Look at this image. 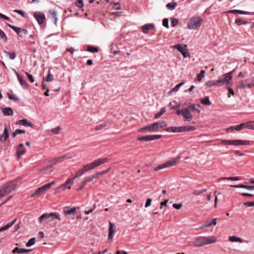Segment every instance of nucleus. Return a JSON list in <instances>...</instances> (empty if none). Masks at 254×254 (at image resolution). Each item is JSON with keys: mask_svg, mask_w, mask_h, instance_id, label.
I'll list each match as a JSON object with an SVG mask.
<instances>
[{"mask_svg": "<svg viewBox=\"0 0 254 254\" xmlns=\"http://www.w3.org/2000/svg\"><path fill=\"white\" fill-rule=\"evenodd\" d=\"M177 5V3L176 2H169L166 5V7L170 10H173Z\"/></svg>", "mask_w": 254, "mask_h": 254, "instance_id": "4c0bfd02", "label": "nucleus"}, {"mask_svg": "<svg viewBox=\"0 0 254 254\" xmlns=\"http://www.w3.org/2000/svg\"><path fill=\"white\" fill-rule=\"evenodd\" d=\"M87 50L88 52L92 53H97L99 51L97 47H94L91 46H88Z\"/></svg>", "mask_w": 254, "mask_h": 254, "instance_id": "37998d69", "label": "nucleus"}, {"mask_svg": "<svg viewBox=\"0 0 254 254\" xmlns=\"http://www.w3.org/2000/svg\"><path fill=\"white\" fill-rule=\"evenodd\" d=\"M250 142L248 140H243L240 139L233 140V145H249Z\"/></svg>", "mask_w": 254, "mask_h": 254, "instance_id": "2eb2a0df", "label": "nucleus"}, {"mask_svg": "<svg viewBox=\"0 0 254 254\" xmlns=\"http://www.w3.org/2000/svg\"><path fill=\"white\" fill-rule=\"evenodd\" d=\"M174 49H177L183 56L184 58L189 57L190 56V53L187 49L185 48L181 44H177L174 46Z\"/></svg>", "mask_w": 254, "mask_h": 254, "instance_id": "1a4fd4ad", "label": "nucleus"}, {"mask_svg": "<svg viewBox=\"0 0 254 254\" xmlns=\"http://www.w3.org/2000/svg\"><path fill=\"white\" fill-rule=\"evenodd\" d=\"M154 28V24L153 23H147L141 27L142 32L144 34H146L148 30Z\"/></svg>", "mask_w": 254, "mask_h": 254, "instance_id": "aec40b11", "label": "nucleus"}, {"mask_svg": "<svg viewBox=\"0 0 254 254\" xmlns=\"http://www.w3.org/2000/svg\"><path fill=\"white\" fill-rule=\"evenodd\" d=\"M7 26L13 29L18 35L19 34L20 30H21V28L16 27L9 24H7Z\"/></svg>", "mask_w": 254, "mask_h": 254, "instance_id": "58836bf2", "label": "nucleus"}, {"mask_svg": "<svg viewBox=\"0 0 254 254\" xmlns=\"http://www.w3.org/2000/svg\"><path fill=\"white\" fill-rule=\"evenodd\" d=\"M162 24L163 25L166 27L167 28H169V21L167 18H165L162 21Z\"/></svg>", "mask_w": 254, "mask_h": 254, "instance_id": "bf43d9fd", "label": "nucleus"}, {"mask_svg": "<svg viewBox=\"0 0 254 254\" xmlns=\"http://www.w3.org/2000/svg\"><path fill=\"white\" fill-rule=\"evenodd\" d=\"M233 140H223L222 141V143L225 145L229 144V145H233Z\"/></svg>", "mask_w": 254, "mask_h": 254, "instance_id": "e2e57ef3", "label": "nucleus"}, {"mask_svg": "<svg viewBox=\"0 0 254 254\" xmlns=\"http://www.w3.org/2000/svg\"><path fill=\"white\" fill-rule=\"evenodd\" d=\"M52 80H53L52 75L51 74L50 71L49 70L48 74L46 77V80L48 82H50V81H52Z\"/></svg>", "mask_w": 254, "mask_h": 254, "instance_id": "0e129e2a", "label": "nucleus"}, {"mask_svg": "<svg viewBox=\"0 0 254 254\" xmlns=\"http://www.w3.org/2000/svg\"><path fill=\"white\" fill-rule=\"evenodd\" d=\"M5 56L8 57L11 60H14L16 57V55L14 52H7L4 51Z\"/></svg>", "mask_w": 254, "mask_h": 254, "instance_id": "c756f323", "label": "nucleus"}, {"mask_svg": "<svg viewBox=\"0 0 254 254\" xmlns=\"http://www.w3.org/2000/svg\"><path fill=\"white\" fill-rule=\"evenodd\" d=\"M217 80H209L205 83V85L208 87H211L213 86H216L219 84V83H217Z\"/></svg>", "mask_w": 254, "mask_h": 254, "instance_id": "72a5a7b5", "label": "nucleus"}, {"mask_svg": "<svg viewBox=\"0 0 254 254\" xmlns=\"http://www.w3.org/2000/svg\"><path fill=\"white\" fill-rule=\"evenodd\" d=\"M181 157L177 156L176 158H173L162 164L155 168V171H158L165 168L170 167L176 165L180 160Z\"/></svg>", "mask_w": 254, "mask_h": 254, "instance_id": "20e7f679", "label": "nucleus"}, {"mask_svg": "<svg viewBox=\"0 0 254 254\" xmlns=\"http://www.w3.org/2000/svg\"><path fill=\"white\" fill-rule=\"evenodd\" d=\"M9 136V134L7 130V128L5 127L4 129L3 133L0 134V141L1 142H4Z\"/></svg>", "mask_w": 254, "mask_h": 254, "instance_id": "5701e85b", "label": "nucleus"}, {"mask_svg": "<svg viewBox=\"0 0 254 254\" xmlns=\"http://www.w3.org/2000/svg\"><path fill=\"white\" fill-rule=\"evenodd\" d=\"M85 173V172L84 171V170H83V169L80 170L78 172H77V173L75 174V176L74 177V178H73V180H74V179H75L76 178H79L81 176H82V175H84V174Z\"/></svg>", "mask_w": 254, "mask_h": 254, "instance_id": "a18cd8bd", "label": "nucleus"}, {"mask_svg": "<svg viewBox=\"0 0 254 254\" xmlns=\"http://www.w3.org/2000/svg\"><path fill=\"white\" fill-rule=\"evenodd\" d=\"M13 71H14V73L16 75L18 80L23 88L27 89L28 88V85L27 84V83L26 80H24L22 76H21L16 71V70L15 69H13Z\"/></svg>", "mask_w": 254, "mask_h": 254, "instance_id": "f8f14e48", "label": "nucleus"}, {"mask_svg": "<svg viewBox=\"0 0 254 254\" xmlns=\"http://www.w3.org/2000/svg\"><path fill=\"white\" fill-rule=\"evenodd\" d=\"M44 191H43L41 187H40L38 189H37L35 191V192L31 195V196L34 197L35 196L39 195L41 193H42Z\"/></svg>", "mask_w": 254, "mask_h": 254, "instance_id": "c03bdc74", "label": "nucleus"}, {"mask_svg": "<svg viewBox=\"0 0 254 254\" xmlns=\"http://www.w3.org/2000/svg\"><path fill=\"white\" fill-rule=\"evenodd\" d=\"M200 106L198 104H191L187 108L190 111L192 112L200 113Z\"/></svg>", "mask_w": 254, "mask_h": 254, "instance_id": "4468645a", "label": "nucleus"}, {"mask_svg": "<svg viewBox=\"0 0 254 254\" xmlns=\"http://www.w3.org/2000/svg\"><path fill=\"white\" fill-rule=\"evenodd\" d=\"M63 212L65 215H74L76 212V209L75 207L69 209L67 207H64L63 208Z\"/></svg>", "mask_w": 254, "mask_h": 254, "instance_id": "ddd939ff", "label": "nucleus"}, {"mask_svg": "<svg viewBox=\"0 0 254 254\" xmlns=\"http://www.w3.org/2000/svg\"><path fill=\"white\" fill-rule=\"evenodd\" d=\"M216 241L215 237H207L205 236L198 237L194 241L195 247H200L205 245L214 243Z\"/></svg>", "mask_w": 254, "mask_h": 254, "instance_id": "f257e3e1", "label": "nucleus"}, {"mask_svg": "<svg viewBox=\"0 0 254 254\" xmlns=\"http://www.w3.org/2000/svg\"><path fill=\"white\" fill-rule=\"evenodd\" d=\"M35 243V238H32L30 239L28 242L26 243V246L27 247H29L33 245Z\"/></svg>", "mask_w": 254, "mask_h": 254, "instance_id": "de8ad7c7", "label": "nucleus"}, {"mask_svg": "<svg viewBox=\"0 0 254 254\" xmlns=\"http://www.w3.org/2000/svg\"><path fill=\"white\" fill-rule=\"evenodd\" d=\"M166 112V109L165 107L162 108L160 111L155 115V118L158 119L161 117Z\"/></svg>", "mask_w": 254, "mask_h": 254, "instance_id": "ea45409f", "label": "nucleus"}, {"mask_svg": "<svg viewBox=\"0 0 254 254\" xmlns=\"http://www.w3.org/2000/svg\"><path fill=\"white\" fill-rule=\"evenodd\" d=\"M202 19L199 17H193L190 19L188 23V28L191 30H195L200 27Z\"/></svg>", "mask_w": 254, "mask_h": 254, "instance_id": "7ed1b4c3", "label": "nucleus"}, {"mask_svg": "<svg viewBox=\"0 0 254 254\" xmlns=\"http://www.w3.org/2000/svg\"><path fill=\"white\" fill-rule=\"evenodd\" d=\"M8 98L14 101H18L19 98L15 94H8Z\"/></svg>", "mask_w": 254, "mask_h": 254, "instance_id": "8fccbe9b", "label": "nucleus"}, {"mask_svg": "<svg viewBox=\"0 0 254 254\" xmlns=\"http://www.w3.org/2000/svg\"><path fill=\"white\" fill-rule=\"evenodd\" d=\"M200 103L204 105H210L211 102L210 101L209 98L208 96L204 97L203 99L200 100Z\"/></svg>", "mask_w": 254, "mask_h": 254, "instance_id": "473e14b6", "label": "nucleus"}, {"mask_svg": "<svg viewBox=\"0 0 254 254\" xmlns=\"http://www.w3.org/2000/svg\"><path fill=\"white\" fill-rule=\"evenodd\" d=\"M230 187L235 188H243L248 190H254V186H248L243 184L238 185H230Z\"/></svg>", "mask_w": 254, "mask_h": 254, "instance_id": "a211bd4d", "label": "nucleus"}, {"mask_svg": "<svg viewBox=\"0 0 254 254\" xmlns=\"http://www.w3.org/2000/svg\"><path fill=\"white\" fill-rule=\"evenodd\" d=\"M205 72L204 70H201L200 73L197 75V79L198 81H200L202 80V78L204 76Z\"/></svg>", "mask_w": 254, "mask_h": 254, "instance_id": "49530a36", "label": "nucleus"}, {"mask_svg": "<svg viewBox=\"0 0 254 254\" xmlns=\"http://www.w3.org/2000/svg\"><path fill=\"white\" fill-rule=\"evenodd\" d=\"M75 4L77 7L79 8H82L84 6V4L82 0H77Z\"/></svg>", "mask_w": 254, "mask_h": 254, "instance_id": "13d9d810", "label": "nucleus"}, {"mask_svg": "<svg viewBox=\"0 0 254 254\" xmlns=\"http://www.w3.org/2000/svg\"><path fill=\"white\" fill-rule=\"evenodd\" d=\"M235 23L238 25L245 24L247 23L246 21H243L241 18H237L235 19Z\"/></svg>", "mask_w": 254, "mask_h": 254, "instance_id": "09e8293b", "label": "nucleus"}, {"mask_svg": "<svg viewBox=\"0 0 254 254\" xmlns=\"http://www.w3.org/2000/svg\"><path fill=\"white\" fill-rule=\"evenodd\" d=\"M106 126V123H103V124H100V125H97L95 127V129L96 130H100L102 128H103L104 127H105V126Z\"/></svg>", "mask_w": 254, "mask_h": 254, "instance_id": "603ef678", "label": "nucleus"}, {"mask_svg": "<svg viewBox=\"0 0 254 254\" xmlns=\"http://www.w3.org/2000/svg\"><path fill=\"white\" fill-rule=\"evenodd\" d=\"M34 17L40 25L42 24L46 19L45 14L40 11L35 12L34 13Z\"/></svg>", "mask_w": 254, "mask_h": 254, "instance_id": "9d476101", "label": "nucleus"}, {"mask_svg": "<svg viewBox=\"0 0 254 254\" xmlns=\"http://www.w3.org/2000/svg\"><path fill=\"white\" fill-rule=\"evenodd\" d=\"M0 39L3 42H5L7 40V38L5 33L0 29Z\"/></svg>", "mask_w": 254, "mask_h": 254, "instance_id": "c9c22d12", "label": "nucleus"}, {"mask_svg": "<svg viewBox=\"0 0 254 254\" xmlns=\"http://www.w3.org/2000/svg\"><path fill=\"white\" fill-rule=\"evenodd\" d=\"M222 179L232 181H239L240 180V178L238 177H230L228 178H222Z\"/></svg>", "mask_w": 254, "mask_h": 254, "instance_id": "864d4df0", "label": "nucleus"}, {"mask_svg": "<svg viewBox=\"0 0 254 254\" xmlns=\"http://www.w3.org/2000/svg\"><path fill=\"white\" fill-rule=\"evenodd\" d=\"M185 83L184 81H182L180 82V83L177 84L175 87H174L171 91L169 92V93H172V92H176L178 91L179 88L183 86Z\"/></svg>", "mask_w": 254, "mask_h": 254, "instance_id": "2f4dec72", "label": "nucleus"}, {"mask_svg": "<svg viewBox=\"0 0 254 254\" xmlns=\"http://www.w3.org/2000/svg\"><path fill=\"white\" fill-rule=\"evenodd\" d=\"M73 179H68L65 183L62 184L56 189V191L58 192L60 190H64L66 188L70 189L71 186L73 184Z\"/></svg>", "mask_w": 254, "mask_h": 254, "instance_id": "6e6552de", "label": "nucleus"}, {"mask_svg": "<svg viewBox=\"0 0 254 254\" xmlns=\"http://www.w3.org/2000/svg\"><path fill=\"white\" fill-rule=\"evenodd\" d=\"M2 112L4 116H12L13 111L11 108L5 107L2 110Z\"/></svg>", "mask_w": 254, "mask_h": 254, "instance_id": "a878e982", "label": "nucleus"}, {"mask_svg": "<svg viewBox=\"0 0 254 254\" xmlns=\"http://www.w3.org/2000/svg\"><path fill=\"white\" fill-rule=\"evenodd\" d=\"M245 82H249L251 85V88L254 86V77H251L249 79H246Z\"/></svg>", "mask_w": 254, "mask_h": 254, "instance_id": "3c124183", "label": "nucleus"}, {"mask_svg": "<svg viewBox=\"0 0 254 254\" xmlns=\"http://www.w3.org/2000/svg\"><path fill=\"white\" fill-rule=\"evenodd\" d=\"M16 187V184L15 181H12L6 184L0 189V198L15 190Z\"/></svg>", "mask_w": 254, "mask_h": 254, "instance_id": "f03ea898", "label": "nucleus"}, {"mask_svg": "<svg viewBox=\"0 0 254 254\" xmlns=\"http://www.w3.org/2000/svg\"><path fill=\"white\" fill-rule=\"evenodd\" d=\"M47 216L50 217V218L51 219V220L54 219H58L59 220H61L60 218V215L59 213L51 212L50 213H47Z\"/></svg>", "mask_w": 254, "mask_h": 254, "instance_id": "393cba45", "label": "nucleus"}, {"mask_svg": "<svg viewBox=\"0 0 254 254\" xmlns=\"http://www.w3.org/2000/svg\"><path fill=\"white\" fill-rule=\"evenodd\" d=\"M229 240L232 242H239L243 243V240L239 237H237L235 236H230L229 237Z\"/></svg>", "mask_w": 254, "mask_h": 254, "instance_id": "c85d7f7f", "label": "nucleus"}, {"mask_svg": "<svg viewBox=\"0 0 254 254\" xmlns=\"http://www.w3.org/2000/svg\"><path fill=\"white\" fill-rule=\"evenodd\" d=\"M230 13H238L240 14H248L249 12L246 11L238 9L230 10L228 11Z\"/></svg>", "mask_w": 254, "mask_h": 254, "instance_id": "cd10ccee", "label": "nucleus"}, {"mask_svg": "<svg viewBox=\"0 0 254 254\" xmlns=\"http://www.w3.org/2000/svg\"><path fill=\"white\" fill-rule=\"evenodd\" d=\"M178 22L179 20L177 18H173L171 19V23L173 26H176L178 24Z\"/></svg>", "mask_w": 254, "mask_h": 254, "instance_id": "5fc2aeb1", "label": "nucleus"}, {"mask_svg": "<svg viewBox=\"0 0 254 254\" xmlns=\"http://www.w3.org/2000/svg\"><path fill=\"white\" fill-rule=\"evenodd\" d=\"M13 11L20 14L23 17H26L25 13L22 10L15 9Z\"/></svg>", "mask_w": 254, "mask_h": 254, "instance_id": "4d7b16f0", "label": "nucleus"}, {"mask_svg": "<svg viewBox=\"0 0 254 254\" xmlns=\"http://www.w3.org/2000/svg\"><path fill=\"white\" fill-rule=\"evenodd\" d=\"M244 205L247 207H251L254 206V201L252 202H246L244 203Z\"/></svg>", "mask_w": 254, "mask_h": 254, "instance_id": "774afa93", "label": "nucleus"}, {"mask_svg": "<svg viewBox=\"0 0 254 254\" xmlns=\"http://www.w3.org/2000/svg\"><path fill=\"white\" fill-rule=\"evenodd\" d=\"M161 137V135L160 134H153V135H147L145 136H138L137 139L139 141H151L153 140H156Z\"/></svg>", "mask_w": 254, "mask_h": 254, "instance_id": "0eeeda50", "label": "nucleus"}, {"mask_svg": "<svg viewBox=\"0 0 254 254\" xmlns=\"http://www.w3.org/2000/svg\"><path fill=\"white\" fill-rule=\"evenodd\" d=\"M108 160V158H100L94 161L93 163H94L95 167H97L100 165L106 163Z\"/></svg>", "mask_w": 254, "mask_h": 254, "instance_id": "b1692460", "label": "nucleus"}, {"mask_svg": "<svg viewBox=\"0 0 254 254\" xmlns=\"http://www.w3.org/2000/svg\"><path fill=\"white\" fill-rule=\"evenodd\" d=\"M216 218H213L211 221L205 222L200 227V229H202L206 227L210 226L212 224L216 225Z\"/></svg>", "mask_w": 254, "mask_h": 254, "instance_id": "f3484780", "label": "nucleus"}, {"mask_svg": "<svg viewBox=\"0 0 254 254\" xmlns=\"http://www.w3.org/2000/svg\"><path fill=\"white\" fill-rule=\"evenodd\" d=\"M16 125H22L24 127H33V124L31 123L28 122L27 119H24L18 120L16 123Z\"/></svg>", "mask_w": 254, "mask_h": 254, "instance_id": "dca6fc26", "label": "nucleus"}, {"mask_svg": "<svg viewBox=\"0 0 254 254\" xmlns=\"http://www.w3.org/2000/svg\"><path fill=\"white\" fill-rule=\"evenodd\" d=\"M206 189H203L202 190H197L194 191V194L195 195H198L200 194L201 193H203V192L206 191Z\"/></svg>", "mask_w": 254, "mask_h": 254, "instance_id": "338daca9", "label": "nucleus"}, {"mask_svg": "<svg viewBox=\"0 0 254 254\" xmlns=\"http://www.w3.org/2000/svg\"><path fill=\"white\" fill-rule=\"evenodd\" d=\"M156 126V125H155V123H154L150 126L140 128L139 131L140 132H146L147 131L150 132H156L157 130Z\"/></svg>", "mask_w": 254, "mask_h": 254, "instance_id": "9b49d317", "label": "nucleus"}, {"mask_svg": "<svg viewBox=\"0 0 254 254\" xmlns=\"http://www.w3.org/2000/svg\"><path fill=\"white\" fill-rule=\"evenodd\" d=\"M233 72L232 71L229 72L227 73L224 74L222 77L217 80V83L222 84L229 85L231 80L232 78Z\"/></svg>", "mask_w": 254, "mask_h": 254, "instance_id": "423d86ee", "label": "nucleus"}, {"mask_svg": "<svg viewBox=\"0 0 254 254\" xmlns=\"http://www.w3.org/2000/svg\"><path fill=\"white\" fill-rule=\"evenodd\" d=\"M31 251H32V250L25 249L19 248L18 247H16L13 250L12 253L13 254L17 253L18 254H23L24 253H29Z\"/></svg>", "mask_w": 254, "mask_h": 254, "instance_id": "6ab92c4d", "label": "nucleus"}, {"mask_svg": "<svg viewBox=\"0 0 254 254\" xmlns=\"http://www.w3.org/2000/svg\"><path fill=\"white\" fill-rule=\"evenodd\" d=\"M238 87L241 89L251 88L249 82H245V80L238 82Z\"/></svg>", "mask_w": 254, "mask_h": 254, "instance_id": "412c9836", "label": "nucleus"}, {"mask_svg": "<svg viewBox=\"0 0 254 254\" xmlns=\"http://www.w3.org/2000/svg\"><path fill=\"white\" fill-rule=\"evenodd\" d=\"M28 32V31L25 29H21L19 32V34H18L19 36L20 37H25L27 34Z\"/></svg>", "mask_w": 254, "mask_h": 254, "instance_id": "a19ab883", "label": "nucleus"}, {"mask_svg": "<svg viewBox=\"0 0 254 254\" xmlns=\"http://www.w3.org/2000/svg\"><path fill=\"white\" fill-rule=\"evenodd\" d=\"M60 157L61 160L62 162V161H63L65 159H68L71 158V156L69 154H67L66 155H63V156H61Z\"/></svg>", "mask_w": 254, "mask_h": 254, "instance_id": "6e6d98bb", "label": "nucleus"}, {"mask_svg": "<svg viewBox=\"0 0 254 254\" xmlns=\"http://www.w3.org/2000/svg\"><path fill=\"white\" fill-rule=\"evenodd\" d=\"M26 152V149L25 148H17V155L19 158L21 155L24 154Z\"/></svg>", "mask_w": 254, "mask_h": 254, "instance_id": "f704fd0d", "label": "nucleus"}, {"mask_svg": "<svg viewBox=\"0 0 254 254\" xmlns=\"http://www.w3.org/2000/svg\"><path fill=\"white\" fill-rule=\"evenodd\" d=\"M53 164H56L57 162H62V161L61 160L60 157H59L56 158H54L51 161Z\"/></svg>", "mask_w": 254, "mask_h": 254, "instance_id": "69168bd1", "label": "nucleus"}, {"mask_svg": "<svg viewBox=\"0 0 254 254\" xmlns=\"http://www.w3.org/2000/svg\"><path fill=\"white\" fill-rule=\"evenodd\" d=\"M166 131L168 132H179V127H171L166 128Z\"/></svg>", "mask_w": 254, "mask_h": 254, "instance_id": "e433bc0d", "label": "nucleus"}, {"mask_svg": "<svg viewBox=\"0 0 254 254\" xmlns=\"http://www.w3.org/2000/svg\"><path fill=\"white\" fill-rule=\"evenodd\" d=\"M49 13H50L51 17L53 19V22L56 24L58 21V17L57 16L56 11L53 9H51L49 11Z\"/></svg>", "mask_w": 254, "mask_h": 254, "instance_id": "bb28decb", "label": "nucleus"}, {"mask_svg": "<svg viewBox=\"0 0 254 254\" xmlns=\"http://www.w3.org/2000/svg\"><path fill=\"white\" fill-rule=\"evenodd\" d=\"M61 129V127L59 126H58L54 128H53L52 129V131L56 134H59L60 133Z\"/></svg>", "mask_w": 254, "mask_h": 254, "instance_id": "052dcab7", "label": "nucleus"}, {"mask_svg": "<svg viewBox=\"0 0 254 254\" xmlns=\"http://www.w3.org/2000/svg\"><path fill=\"white\" fill-rule=\"evenodd\" d=\"M115 232L114 224L110 222L109 232L108 235V240L112 241L113 240V234Z\"/></svg>", "mask_w": 254, "mask_h": 254, "instance_id": "4be33fe9", "label": "nucleus"}, {"mask_svg": "<svg viewBox=\"0 0 254 254\" xmlns=\"http://www.w3.org/2000/svg\"><path fill=\"white\" fill-rule=\"evenodd\" d=\"M177 114L182 115L184 121L186 122H190L192 119V116L190 114V111L187 108L177 111Z\"/></svg>", "mask_w": 254, "mask_h": 254, "instance_id": "39448f33", "label": "nucleus"}, {"mask_svg": "<svg viewBox=\"0 0 254 254\" xmlns=\"http://www.w3.org/2000/svg\"><path fill=\"white\" fill-rule=\"evenodd\" d=\"M246 123H242L239 125L235 126V129L236 130H240L243 129L244 128L246 127Z\"/></svg>", "mask_w": 254, "mask_h": 254, "instance_id": "79ce46f5", "label": "nucleus"}, {"mask_svg": "<svg viewBox=\"0 0 254 254\" xmlns=\"http://www.w3.org/2000/svg\"><path fill=\"white\" fill-rule=\"evenodd\" d=\"M155 125H156V128L157 131L159 129V128H163L167 126L166 122L165 121H161L155 123Z\"/></svg>", "mask_w": 254, "mask_h": 254, "instance_id": "7c9ffc66", "label": "nucleus"}, {"mask_svg": "<svg viewBox=\"0 0 254 254\" xmlns=\"http://www.w3.org/2000/svg\"><path fill=\"white\" fill-rule=\"evenodd\" d=\"M25 74L31 82L33 83L34 82V78L31 74L27 72H25Z\"/></svg>", "mask_w": 254, "mask_h": 254, "instance_id": "680f3d73", "label": "nucleus"}]
</instances>
